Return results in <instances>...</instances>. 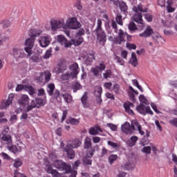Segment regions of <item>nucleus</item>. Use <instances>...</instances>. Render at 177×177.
<instances>
[{
	"mask_svg": "<svg viewBox=\"0 0 177 177\" xmlns=\"http://www.w3.org/2000/svg\"><path fill=\"white\" fill-rule=\"evenodd\" d=\"M0 156L3 158V160H6L7 161H12L13 158H12L8 153L2 152Z\"/></svg>",
	"mask_w": 177,
	"mask_h": 177,
	"instance_id": "nucleus-49",
	"label": "nucleus"
},
{
	"mask_svg": "<svg viewBox=\"0 0 177 177\" xmlns=\"http://www.w3.org/2000/svg\"><path fill=\"white\" fill-rule=\"evenodd\" d=\"M132 84L134 86H136L139 91L141 92H143V88H142V86L139 85V82H138V80H133Z\"/></svg>",
	"mask_w": 177,
	"mask_h": 177,
	"instance_id": "nucleus-48",
	"label": "nucleus"
},
{
	"mask_svg": "<svg viewBox=\"0 0 177 177\" xmlns=\"http://www.w3.org/2000/svg\"><path fill=\"white\" fill-rule=\"evenodd\" d=\"M92 146V140L89 137H86L84 140V149H89Z\"/></svg>",
	"mask_w": 177,
	"mask_h": 177,
	"instance_id": "nucleus-39",
	"label": "nucleus"
},
{
	"mask_svg": "<svg viewBox=\"0 0 177 177\" xmlns=\"http://www.w3.org/2000/svg\"><path fill=\"white\" fill-rule=\"evenodd\" d=\"M153 31L151 27L147 26V28L145 30V31L140 34V37H143L144 38H149L151 34H153Z\"/></svg>",
	"mask_w": 177,
	"mask_h": 177,
	"instance_id": "nucleus-23",
	"label": "nucleus"
},
{
	"mask_svg": "<svg viewBox=\"0 0 177 177\" xmlns=\"http://www.w3.org/2000/svg\"><path fill=\"white\" fill-rule=\"evenodd\" d=\"M138 137L137 136H133L130 138V140L129 141H127V145L130 147H133V146H135V145H136V142H138Z\"/></svg>",
	"mask_w": 177,
	"mask_h": 177,
	"instance_id": "nucleus-31",
	"label": "nucleus"
},
{
	"mask_svg": "<svg viewBox=\"0 0 177 177\" xmlns=\"http://www.w3.org/2000/svg\"><path fill=\"white\" fill-rule=\"evenodd\" d=\"M50 24L52 31H57L59 28H64V19H52Z\"/></svg>",
	"mask_w": 177,
	"mask_h": 177,
	"instance_id": "nucleus-7",
	"label": "nucleus"
},
{
	"mask_svg": "<svg viewBox=\"0 0 177 177\" xmlns=\"http://www.w3.org/2000/svg\"><path fill=\"white\" fill-rule=\"evenodd\" d=\"M166 9L169 13H173V12H175V8H172V6H171V3H169V1H167Z\"/></svg>",
	"mask_w": 177,
	"mask_h": 177,
	"instance_id": "nucleus-54",
	"label": "nucleus"
},
{
	"mask_svg": "<svg viewBox=\"0 0 177 177\" xmlns=\"http://www.w3.org/2000/svg\"><path fill=\"white\" fill-rule=\"evenodd\" d=\"M62 97L66 103H71L73 102V97L68 93L62 95Z\"/></svg>",
	"mask_w": 177,
	"mask_h": 177,
	"instance_id": "nucleus-41",
	"label": "nucleus"
},
{
	"mask_svg": "<svg viewBox=\"0 0 177 177\" xmlns=\"http://www.w3.org/2000/svg\"><path fill=\"white\" fill-rule=\"evenodd\" d=\"M50 41H52V38L50 36H41L39 38V44L41 48H46L50 44Z\"/></svg>",
	"mask_w": 177,
	"mask_h": 177,
	"instance_id": "nucleus-11",
	"label": "nucleus"
},
{
	"mask_svg": "<svg viewBox=\"0 0 177 177\" xmlns=\"http://www.w3.org/2000/svg\"><path fill=\"white\" fill-rule=\"evenodd\" d=\"M118 156L117 155H111L109 157V162L111 165L114 163L115 161H117Z\"/></svg>",
	"mask_w": 177,
	"mask_h": 177,
	"instance_id": "nucleus-47",
	"label": "nucleus"
},
{
	"mask_svg": "<svg viewBox=\"0 0 177 177\" xmlns=\"http://www.w3.org/2000/svg\"><path fill=\"white\" fill-rule=\"evenodd\" d=\"M71 70L72 72L71 76L72 78H77V75H78V73H80V68L78 67V64L74 63L71 66Z\"/></svg>",
	"mask_w": 177,
	"mask_h": 177,
	"instance_id": "nucleus-19",
	"label": "nucleus"
},
{
	"mask_svg": "<svg viewBox=\"0 0 177 177\" xmlns=\"http://www.w3.org/2000/svg\"><path fill=\"white\" fill-rule=\"evenodd\" d=\"M122 168L124 171H131L132 169H135V164L131 162H127L124 165H122Z\"/></svg>",
	"mask_w": 177,
	"mask_h": 177,
	"instance_id": "nucleus-27",
	"label": "nucleus"
},
{
	"mask_svg": "<svg viewBox=\"0 0 177 177\" xmlns=\"http://www.w3.org/2000/svg\"><path fill=\"white\" fill-rule=\"evenodd\" d=\"M142 153H145V154H150L151 153V147H144L142 149H141Z\"/></svg>",
	"mask_w": 177,
	"mask_h": 177,
	"instance_id": "nucleus-51",
	"label": "nucleus"
},
{
	"mask_svg": "<svg viewBox=\"0 0 177 177\" xmlns=\"http://www.w3.org/2000/svg\"><path fill=\"white\" fill-rule=\"evenodd\" d=\"M111 26L114 29V32H115L118 35L116 37L114 38L113 41L114 42V44H116L117 45H121L122 42H125V38L128 37V35L127 34V32H124V30L121 29L118 30L117 28V23L115 22V21H111Z\"/></svg>",
	"mask_w": 177,
	"mask_h": 177,
	"instance_id": "nucleus-2",
	"label": "nucleus"
},
{
	"mask_svg": "<svg viewBox=\"0 0 177 177\" xmlns=\"http://www.w3.org/2000/svg\"><path fill=\"white\" fill-rule=\"evenodd\" d=\"M36 103L37 104V109H39L41 106H45L46 104V98H36Z\"/></svg>",
	"mask_w": 177,
	"mask_h": 177,
	"instance_id": "nucleus-34",
	"label": "nucleus"
},
{
	"mask_svg": "<svg viewBox=\"0 0 177 177\" xmlns=\"http://www.w3.org/2000/svg\"><path fill=\"white\" fill-rule=\"evenodd\" d=\"M122 131L127 133V135H131V133H133L132 126L129 122H126L123 125H122Z\"/></svg>",
	"mask_w": 177,
	"mask_h": 177,
	"instance_id": "nucleus-18",
	"label": "nucleus"
},
{
	"mask_svg": "<svg viewBox=\"0 0 177 177\" xmlns=\"http://www.w3.org/2000/svg\"><path fill=\"white\" fill-rule=\"evenodd\" d=\"M98 68V69L100 71V72L103 71V70L106 69V65H104V63H101L99 65L96 66Z\"/></svg>",
	"mask_w": 177,
	"mask_h": 177,
	"instance_id": "nucleus-64",
	"label": "nucleus"
},
{
	"mask_svg": "<svg viewBox=\"0 0 177 177\" xmlns=\"http://www.w3.org/2000/svg\"><path fill=\"white\" fill-rule=\"evenodd\" d=\"M84 165H92V160L88 158H84L83 160Z\"/></svg>",
	"mask_w": 177,
	"mask_h": 177,
	"instance_id": "nucleus-58",
	"label": "nucleus"
},
{
	"mask_svg": "<svg viewBox=\"0 0 177 177\" xmlns=\"http://www.w3.org/2000/svg\"><path fill=\"white\" fill-rule=\"evenodd\" d=\"M127 93L129 97V99L131 100L132 101L135 100V95H139V93L135 91V89H133V87H132L131 86L129 87Z\"/></svg>",
	"mask_w": 177,
	"mask_h": 177,
	"instance_id": "nucleus-22",
	"label": "nucleus"
},
{
	"mask_svg": "<svg viewBox=\"0 0 177 177\" xmlns=\"http://www.w3.org/2000/svg\"><path fill=\"white\" fill-rule=\"evenodd\" d=\"M75 6L78 10H82V4H81V1L77 0L75 3Z\"/></svg>",
	"mask_w": 177,
	"mask_h": 177,
	"instance_id": "nucleus-60",
	"label": "nucleus"
},
{
	"mask_svg": "<svg viewBox=\"0 0 177 177\" xmlns=\"http://www.w3.org/2000/svg\"><path fill=\"white\" fill-rule=\"evenodd\" d=\"M28 102H30V97L26 94L21 95L18 100L19 104L22 107H26L28 104Z\"/></svg>",
	"mask_w": 177,
	"mask_h": 177,
	"instance_id": "nucleus-16",
	"label": "nucleus"
},
{
	"mask_svg": "<svg viewBox=\"0 0 177 177\" xmlns=\"http://www.w3.org/2000/svg\"><path fill=\"white\" fill-rule=\"evenodd\" d=\"M25 91H26L30 96H34V95H35V88L31 86L25 85Z\"/></svg>",
	"mask_w": 177,
	"mask_h": 177,
	"instance_id": "nucleus-32",
	"label": "nucleus"
},
{
	"mask_svg": "<svg viewBox=\"0 0 177 177\" xmlns=\"http://www.w3.org/2000/svg\"><path fill=\"white\" fill-rule=\"evenodd\" d=\"M115 60H116L117 63L120 64V66H124L125 64V61L124 59L117 55H115Z\"/></svg>",
	"mask_w": 177,
	"mask_h": 177,
	"instance_id": "nucleus-53",
	"label": "nucleus"
},
{
	"mask_svg": "<svg viewBox=\"0 0 177 177\" xmlns=\"http://www.w3.org/2000/svg\"><path fill=\"white\" fill-rule=\"evenodd\" d=\"M102 20L98 19L97 23V28L94 31L97 35V39H98L100 42L106 41V33L104 32V30L102 29Z\"/></svg>",
	"mask_w": 177,
	"mask_h": 177,
	"instance_id": "nucleus-5",
	"label": "nucleus"
},
{
	"mask_svg": "<svg viewBox=\"0 0 177 177\" xmlns=\"http://www.w3.org/2000/svg\"><path fill=\"white\" fill-rule=\"evenodd\" d=\"M131 129H133V132L137 129L142 136L145 135V132L143 130H142V126L139 124V122H138L137 120H133L131 122Z\"/></svg>",
	"mask_w": 177,
	"mask_h": 177,
	"instance_id": "nucleus-15",
	"label": "nucleus"
},
{
	"mask_svg": "<svg viewBox=\"0 0 177 177\" xmlns=\"http://www.w3.org/2000/svg\"><path fill=\"white\" fill-rule=\"evenodd\" d=\"M42 33V30H37V29H31L28 35L30 37H32L33 38H35V37H39V35Z\"/></svg>",
	"mask_w": 177,
	"mask_h": 177,
	"instance_id": "nucleus-28",
	"label": "nucleus"
},
{
	"mask_svg": "<svg viewBox=\"0 0 177 177\" xmlns=\"http://www.w3.org/2000/svg\"><path fill=\"white\" fill-rule=\"evenodd\" d=\"M128 28L130 31H135V30H138V27L133 22H130L128 25Z\"/></svg>",
	"mask_w": 177,
	"mask_h": 177,
	"instance_id": "nucleus-50",
	"label": "nucleus"
},
{
	"mask_svg": "<svg viewBox=\"0 0 177 177\" xmlns=\"http://www.w3.org/2000/svg\"><path fill=\"white\" fill-rule=\"evenodd\" d=\"M137 111L142 114V115H146V114H150V115H153V111H151V109H150L149 106H146L144 104H140L136 107Z\"/></svg>",
	"mask_w": 177,
	"mask_h": 177,
	"instance_id": "nucleus-8",
	"label": "nucleus"
},
{
	"mask_svg": "<svg viewBox=\"0 0 177 177\" xmlns=\"http://www.w3.org/2000/svg\"><path fill=\"white\" fill-rule=\"evenodd\" d=\"M34 44H35V37H30V38L26 39L25 46L26 47L24 48V50L26 52V53H28V56H31L32 54Z\"/></svg>",
	"mask_w": 177,
	"mask_h": 177,
	"instance_id": "nucleus-6",
	"label": "nucleus"
},
{
	"mask_svg": "<svg viewBox=\"0 0 177 177\" xmlns=\"http://www.w3.org/2000/svg\"><path fill=\"white\" fill-rule=\"evenodd\" d=\"M99 132H102V129H100V127L97 125L91 127L89 129L90 135H93V136L97 135Z\"/></svg>",
	"mask_w": 177,
	"mask_h": 177,
	"instance_id": "nucleus-26",
	"label": "nucleus"
},
{
	"mask_svg": "<svg viewBox=\"0 0 177 177\" xmlns=\"http://www.w3.org/2000/svg\"><path fill=\"white\" fill-rule=\"evenodd\" d=\"M66 24L72 30H77L81 27V24L77 20V17L68 18L66 20Z\"/></svg>",
	"mask_w": 177,
	"mask_h": 177,
	"instance_id": "nucleus-9",
	"label": "nucleus"
},
{
	"mask_svg": "<svg viewBox=\"0 0 177 177\" xmlns=\"http://www.w3.org/2000/svg\"><path fill=\"white\" fill-rule=\"evenodd\" d=\"M139 100L141 102L140 104H145L146 106H149V101L143 95L139 96Z\"/></svg>",
	"mask_w": 177,
	"mask_h": 177,
	"instance_id": "nucleus-42",
	"label": "nucleus"
},
{
	"mask_svg": "<svg viewBox=\"0 0 177 177\" xmlns=\"http://www.w3.org/2000/svg\"><path fill=\"white\" fill-rule=\"evenodd\" d=\"M95 60V53L91 52L86 55V57H84V62L87 66H91L92 63Z\"/></svg>",
	"mask_w": 177,
	"mask_h": 177,
	"instance_id": "nucleus-17",
	"label": "nucleus"
},
{
	"mask_svg": "<svg viewBox=\"0 0 177 177\" xmlns=\"http://www.w3.org/2000/svg\"><path fill=\"white\" fill-rule=\"evenodd\" d=\"M12 55L15 59H23V57H26L24 50L21 48H14Z\"/></svg>",
	"mask_w": 177,
	"mask_h": 177,
	"instance_id": "nucleus-12",
	"label": "nucleus"
},
{
	"mask_svg": "<svg viewBox=\"0 0 177 177\" xmlns=\"http://www.w3.org/2000/svg\"><path fill=\"white\" fill-rule=\"evenodd\" d=\"M73 92H77V91H79V89H81V84H80V83L78 82H75L73 84Z\"/></svg>",
	"mask_w": 177,
	"mask_h": 177,
	"instance_id": "nucleus-55",
	"label": "nucleus"
},
{
	"mask_svg": "<svg viewBox=\"0 0 177 177\" xmlns=\"http://www.w3.org/2000/svg\"><path fill=\"white\" fill-rule=\"evenodd\" d=\"M67 124H71V125H78L80 124V119H75L71 118L66 120Z\"/></svg>",
	"mask_w": 177,
	"mask_h": 177,
	"instance_id": "nucleus-36",
	"label": "nucleus"
},
{
	"mask_svg": "<svg viewBox=\"0 0 177 177\" xmlns=\"http://www.w3.org/2000/svg\"><path fill=\"white\" fill-rule=\"evenodd\" d=\"M102 89L100 86H97L94 88V95L96 96V97H99L100 96H102Z\"/></svg>",
	"mask_w": 177,
	"mask_h": 177,
	"instance_id": "nucleus-37",
	"label": "nucleus"
},
{
	"mask_svg": "<svg viewBox=\"0 0 177 177\" xmlns=\"http://www.w3.org/2000/svg\"><path fill=\"white\" fill-rule=\"evenodd\" d=\"M70 78H73L71 73H66L61 76V80H62L63 81L70 80Z\"/></svg>",
	"mask_w": 177,
	"mask_h": 177,
	"instance_id": "nucleus-46",
	"label": "nucleus"
},
{
	"mask_svg": "<svg viewBox=\"0 0 177 177\" xmlns=\"http://www.w3.org/2000/svg\"><path fill=\"white\" fill-rule=\"evenodd\" d=\"M133 10L135 12V15L133 17V20L138 24H142L143 26V19H142V13H146L147 12V8H143V6L142 4H139L138 6H133Z\"/></svg>",
	"mask_w": 177,
	"mask_h": 177,
	"instance_id": "nucleus-4",
	"label": "nucleus"
},
{
	"mask_svg": "<svg viewBox=\"0 0 177 177\" xmlns=\"http://www.w3.org/2000/svg\"><path fill=\"white\" fill-rule=\"evenodd\" d=\"M24 147V144H20V145L16 146L11 144L7 145V149L9 150V151H11V153H14V154H16V153H18V151H21L23 150V148Z\"/></svg>",
	"mask_w": 177,
	"mask_h": 177,
	"instance_id": "nucleus-13",
	"label": "nucleus"
},
{
	"mask_svg": "<svg viewBox=\"0 0 177 177\" xmlns=\"http://www.w3.org/2000/svg\"><path fill=\"white\" fill-rule=\"evenodd\" d=\"M82 145V142L79 139H75L71 144L67 145L64 148V151L66 152L68 158L73 160L75 157V152L73 149H78L80 146Z\"/></svg>",
	"mask_w": 177,
	"mask_h": 177,
	"instance_id": "nucleus-3",
	"label": "nucleus"
},
{
	"mask_svg": "<svg viewBox=\"0 0 177 177\" xmlns=\"http://www.w3.org/2000/svg\"><path fill=\"white\" fill-rule=\"evenodd\" d=\"M107 145L108 146H110L112 149H114L115 150H118V149H120V145L111 140H109L107 142Z\"/></svg>",
	"mask_w": 177,
	"mask_h": 177,
	"instance_id": "nucleus-38",
	"label": "nucleus"
},
{
	"mask_svg": "<svg viewBox=\"0 0 177 177\" xmlns=\"http://www.w3.org/2000/svg\"><path fill=\"white\" fill-rule=\"evenodd\" d=\"M11 161H13V165L15 168H19L23 165V162L19 158H17L15 160L12 159Z\"/></svg>",
	"mask_w": 177,
	"mask_h": 177,
	"instance_id": "nucleus-40",
	"label": "nucleus"
},
{
	"mask_svg": "<svg viewBox=\"0 0 177 177\" xmlns=\"http://www.w3.org/2000/svg\"><path fill=\"white\" fill-rule=\"evenodd\" d=\"M57 42L58 44H60L64 48H70L71 46V41H69L67 40L66 37H64L63 35H59L56 37Z\"/></svg>",
	"mask_w": 177,
	"mask_h": 177,
	"instance_id": "nucleus-10",
	"label": "nucleus"
},
{
	"mask_svg": "<svg viewBox=\"0 0 177 177\" xmlns=\"http://www.w3.org/2000/svg\"><path fill=\"white\" fill-rule=\"evenodd\" d=\"M55 91V84L50 83L47 86V92L50 96H53V92Z\"/></svg>",
	"mask_w": 177,
	"mask_h": 177,
	"instance_id": "nucleus-35",
	"label": "nucleus"
},
{
	"mask_svg": "<svg viewBox=\"0 0 177 177\" xmlns=\"http://www.w3.org/2000/svg\"><path fill=\"white\" fill-rule=\"evenodd\" d=\"M16 121H17V115H12L10 118V122H11V124L16 123Z\"/></svg>",
	"mask_w": 177,
	"mask_h": 177,
	"instance_id": "nucleus-63",
	"label": "nucleus"
},
{
	"mask_svg": "<svg viewBox=\"0 0 177 177\" xmlns=\"http://www.w3.org/2000/svg\"><path fill=\"white\" fill-rule=\"evenodd\" d=\"M113 91L115 92V93H120V91H121V88H120V84H114Z\"/></svg>",
	"mask_w": 177,
	"mask_h": 177,
	"instance_id": "nucleus-59",
	"label": "nucleus"
},
{
	"mask_svg": "<svg viewBox=\"0 0 177 177\" xmlns=\"http://www.w3.org/2000/svg\"><path fill=\"white\" fill-rule=\"evenodd\" d=\"M35 107L38 108L37 104V98L35 100H32L30 105H28L26 111H31V110H32V109H35Z\"/></svg>",
	"mask_w": 177,
	"mask_h": 177,
	"instance_id": "nucleus-33",
	"label": "nucleus"
},
{
	"mask_svg": "<svg viewBox=\"0 0 177 177\" xmlns=\"http://www.w3.org/2000/svg\"><path fill=\"white\" fill-rule=\"evenodd\" d=\"M1 139L2 142H3V143H6V145H7V146H8V145H12L13 142V140H12V136H10V135L9 134H3L1 137Z\"/></svg>",
	"mask_w": 177,
	"mask_h": 177,
	"instance_id": "nucleus-20",
	"label": "nucleus"
},
{
	"mask_svg": "<svg viewBox=\"0 0 177 177\" xmlns=\"http://www.w3.org/2000/svg\"><path fill=\"white\" fill-rule=\"evenodd\" d=\"M84 42V38L81 36H76L74 39H72L71 41V45H75V46H78Z\"/></svg>",
	"mask_w": 177,
	"mask_h": 177,
	"instance_id": "nucleus-24",
	"label": "nucleus"
},
{
	"mask_svg": "<svg viewBox=\"0 0 177 177\" xmlns=\"http://www.w3.org/2000/svg\"><path fill=\"white\" fill-rule=\"evenodd\" d=\"M53 165L59 171H64L65 174H71L70 177L77 176V170H72L71 166L62 160H56L53 163Z\"/></svg>",
	"mask_w": 177,
	"mask_h": 177,
	"instance_id": "nucleus-1",
	"label": "nucleus"
},
{
	"mask_svg": "<svg viewBox=\"0 0 177 177\" xmlns=\"http://www.w3.org/2000/svg\"><path fill=\"white\" fill-rule=\"evenodd\" d=\"M13 97H15V94L11 93L8 95V98L7 100H3L1 103V110H5V109H8L10 106V104L13 102Z\"/></svg>",
	"mask_w": 177,
	"mask_h": 177,
	"instance_id": "nucleus-14",
	"label": "nucleus"
},
{
	"mask_svg": "<svg viewBox=\"0 0 177 177\" xmlns=\"http://www.w3.org/2000/svg\"><path fill=\"white\" fill-rule=\"evenodd\" d=\"M115 21L118 23V24H119V26H124V22H122V15H121V14H117Z\"/></svg>",
	"mask_w": 177,
	"mask_h": 177,
	"instance_id": "nucleus-43",
	"label": "nucleus"
},
{
	"mask_svg": "<svg viewBox=\"0 0 177 177\" xmlns=\"http://www.w3.org/2000/svg\"><path fill=\"white\" fill-rule=\"evenodd\" d=\"M91 72L94 74V75H99L100 71L98 69V68H97V66H95L91 69Z\"/></svg>",
	"mask_w": 177,
	"mask_h": 177,
	"instance_id": "nucleus-61",
	"label": "nucleus"
},
{
	"mask_svg": "<svg viewBox=\"0 0 177 177\" xmlns=\"http://www.w3.org/2000/svg\"><path fill=\"white\" fill-rule=\"evenodd\" d=\"M46 171L47 174H50L53 177L56 176V175H57V173L59 172L57 171V170L53 169V167H52V166L50 165H46Z\"/></svg>",
	"mask_w": 177,
	"mask_h": 177,
	"instance_id": "nucleus-25",
	"label": "nucleus"
},
{
	"mask_svg": "<svg viewBox=\"0 0 177 177\" xmlns=\"http://www.w3.org/2000/svg\"><path fill=\"white\" fill-rule=\"evenodd\" d=\"M104 77L107 80V78H111L113 73H111V70H107L103 73Z\"/></svg>",
	"mask_w": 177,
	"mask_h": 177,
	"instance_id": "nucleus-52",
	"label": "nucleus"
},
{
	"mask_svg": "<svg viewBox=\"0 0 177 177\" xmlns=\"http://www.w3.org/2000/svg\"><path fill=\"white\" fill-rule=\"evenodd\" d=\"M50 77H52V74H50V72H49L48 71L44 72V77L47 82L48 81L50 80Z\"/></svg>",
	"mask_w": 177,
	"mask_h": 177,
	"instance_id": "nucleus-56",
	"label": "nucleus"
},
{
	"mask_svg": "<svg viewBox=\"0 0 177 177\" xmlns=\"http://www.w3.org/2000/svg\"><path fill=\"white\" fill-rule=\"evenodd\" d=\"M118 3L119 4L120 10L127 15L128 10V6H127V3L124 1H118Z\"/></svg>",
	"mask_w": 177,
	"mask_h": 177,
	"instance_id": "nucleus-30",
	"label": "nucleus"
},
{
	"mask_svg": "<svg viewBox=\"0 0 177 177\" xmlns=\"http://www.w3.org/2000/svg\"><path fill=\"white\" fill-rule=\"evenodd\" d=\"M170 125H172L173 127H176L177 128V118H174L171 120H169Z\"/></svg>",
	"mask_w": 177,
	"mask_h": 177,
	"instance_id": "nucleus-62",
	"label": "nucleus"
},
{
	"mask_svg": "<svg viewBox=\"0 0 177 177\" xmlns=\"http://www.w3.org/2000/svg\"><path fill=\"white\" fill-rule=\"evenodd\" d=\"M152 38L155 42V44H158L160 41H164V38L161 37L160 35H156L155 36H152Z\"/></svg>",
	"mask_w": 177,
	"mask_h": 177,
	"instance_id": "nucleus-45",
	"label": "nucleus"
},
{
	"mask_svg": "<svg viewBox=\"0 0 177 177\" xmlns=\"http://www.w3.org/2000/svg\"><path fill=\"white\" fill-rule=\"evenodd\" d=\"M129 63L133 67L138 66V58L136 57V54H135V53H131V58L130 59Z\"/></svg>",
	"mask_w": 177,
	"mask_h": 177,
	"instance_id": "nucleus-29",
	"label": "nucleus"
},
{
	"mask_svg": "<svg viewBox=\"0 0 177 177\" xmlns=\"http://www.w3.org/2000/svg\"><path fill=\"white\" fill-rule=\"evenodd\" d=\"M10 24H12L10 21H0V26H2L3 28L10 27Z\"/></svg>",
	"mask_w": 177,
	"mask_h": 177,
	"instance_id": "nucleus-44",
	"label": "nucleus"
},
{
	"mask_svg": "<svg viewBox=\"0 0 177 177\" xmlns=\"http://www.w3.org/2000/svg\"><path fill=\"white\" fill-rule=\"evenodd\" d=\"M64 70H66V68H62V66H58L54 69V71L56 73V74H60V73H63Z\"/></svg>",
	"mask_w": 177,
	"mask_h": 177,
	"instance_id": "nucleus-57",
	"label": "nucleus"
},
{
	"mask_svg": "<svg viewBox=\"0 0 177 177\" xmlns=\"http://www.w3.org/2000/svg\"><path fill=\"white\" fill-rule=\"evenodd\" d=\"M124 107L126 113H128V114H130V115H133V111L131 109H133V104L129 102H127L124 104Z\"/></svg>",
	"mask_w": 177,
	"mask_h": 177,
	"instance_id": "nucleus-21",
	"label": "nucleus"
}]
</instances>
